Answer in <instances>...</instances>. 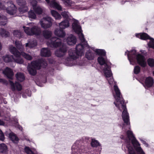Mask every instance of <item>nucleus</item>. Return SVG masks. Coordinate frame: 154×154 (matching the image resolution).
Wrapping results in <instances>:
<instances>
[{
    "label": "nucleus",
    "instance_id": "473e14b6",
    "mask_svg": "<svg viewBox=\"0 0 154 154\" xmlns=\"http://www.w3.org/2000/svg\"><path fill=\"white\" fill-rule=\"evenodd\" d=\"M16 77L19 81L22 82L25 79L24 74L21 72H18L16 74Z\"/></svg>",
    "mask_w": 154,
    "mask_h": 154
},
{
    "label": "nucleus",
    "instance_id": "f704fd0d",
    "mask_svg": "<svg viewBox=\"0 0 154 154\" xmlns=\"http://www.w3.org/2000/svg\"><path fill=\"white\" fill-rule=\"evenodd\" d=\"M15 45L17 48L20 51H23L24 50L23 46L22 44L20 42L16 41Z\"/></svg>",
    "mask_w": 154,
    "mask_h": 154
},
{
    "label": "nucleus",
    "instance_id": "20e7f679",
    "mask_svg": "<svg viewBox=\"0 0 154 154\" xmlns=\"http://www.w3.org/2000/svg\"><path fill=\"white\" fill-rule=\"evenodd\" d=\"M127 54L131 64L134 65L136 60L138 63L143 67H145L147 66L146 59L145 57L139 54H137L135 50H133L130 51L126 52L125 54Z\"/></svg>",
    "mask_w": 154,
    "mask_h": 154
},
{
    "label": "nucleus",
    "instance_id": "f3484780",
    "mask_svg": "<svg viewBox=\"0 0 154 154\" xmlns=\"http://www.w3.org/2000/svg\"><path fill=\"white\" fill-rule=\"evenodd\" d=\"M3 73L10 79H12L14 73L12 70L8 67H6L3 71Z\"/></svg>",
    "mask_w": 154,
    "mask_h": 154
},
{
    "label": "nucleus",
    "instance_id": "8fccbe9b",
    "mask_svg": "<svg viewBox=\"0 0 154 154\" xmlns=\"http://www.w3.org/2000/svg\"><path fill=\"white\" fill-rule=\"evenodd\" d=\"M142 142L143 144H144V145H145L146 146H148V144L144 140H140Z\"/></svg>",
    "mask_w": 154,
    "mask_h": 154
},
{
    "label": "nucleus",
    "instance_id": "58836bf2",
    "mask_svg": "<svg viewBox=\"0 0 154 154\" xmlns=\"http://www.w3.org/2000/svg\"><path fill=\"white\" fill-rule=\"evenodd\" d=\"M91 144L92 146L96 147L99 145V143L97 140L93 139H92Z\"/></svg>",
    "mask_w": 154,
    "mask_h": 154
},
{
    "label": "nucleus",
    "instance_id": "79ce46f5",
    "mask_svg": "<svg viewBox=\"0 0 154 154\" xmlns=\"http://www.w3.org/2000/svg\"><path fill=\"white\" fill-rule=\"evenodd\" d=\"M29 17L32 19H35L36 18V15L32 11H30L28 13Z\"/></svg>",
    "mask_w": 154,
    "mask_h": 154
},
{
    "label": "nucleus",
    "instance_id": "bf43d9fd",
    "mask_svg": "<svg viewBox=\"0 0 154 154\" xmlns=\"http://www.w3.org/2000/svg\"><path fill=\"white\" fill-rule=\"evenodd\" d=\"M153 75H154V71L153 72Z\"/></svg>",
    "mask_w": 154,
    "mask_h": 154
},
{
    "label": "nucleus",
    "instance_id": "f03ea898",
    "mask_svg": "<svg viewBox=\"0 0 154 154\" xmlns=\"http://www.w3.org/2000/svg\"><path fill=\"white\" fill-rule=\"evenodd\" d=\"M114 89L116 93L114 95V97L116 100V101L114 103L121 111L123 110L122 115V119L124 123L126 124L127 129H130V126L129 116L123 99L121 97L120 92L118 86L114 85Z\"/></svg>",
    "mask_w": 154,
    "mask_h": 154
},
{
    "label": "nucleus",
    "instance_id": "c756f323",
    "mask_svg": "<svg viewBox=\"0 0 154 154\" xmlns=\"http://www.w3.org/2000/svg\"><path fill=\"white\" fill-rule=\"evenodd\" d=\"M85 56L86 58L88 60H91L94 59V54L89 49L85 54Z\"/></svg>",
    "mask_w": 154,
    "mask_h": 154
},
{
    "label": "nucleus",
    "instance_id": "cd10ccee",
    "mask_svg": "<svg viewBox=\"0 0 154 154\" xmlns=\"http://www.w3.org/2000/svg\"><path fill=\"white\" fill-rule=\"evenodd\" d=\"M7 22V19L5 16L0 14V25L5 26Z\"/></svg>",
    "mask_w": 154,
    "mask_h": 154
},
{
    "label": "nucleus",
    "instance_id": "de8ad7c7",
    "mask_svg": "<svg viewBox=\"0 0 154 154\" xmlns=\"http://www.w3.org/2000/svg\"><path fill=\"white\" fill-rule=\"evenodd\" d=\"M5 137L3 134L2 131L0 129V140L3 141L4 140Z\"/></svg>",
    "mask_w": 154,
    "mask_h": 154
},
{
    "label": "nucleus",
    "instance_id": "412c9836",
    "mask_svg": "<svg viewBox=\"0 0 154 154\" xmlns=\"http://www.w3.org/2000/svg\"><path fill=\"white\" fill-rule=\"evenodd\" d=\"M54 33L55 35L61 38H63L66 35L65 31L61 29H56L54 31Z\"/></svg>",
    "mask_w": 154,
    "mask_h": 154
},
{
    "label": "nucleus",
    "instance_id": "13d9d810",
    "mask_svg": "<svg viewBox=\"0 0 154 154\" xmlns=\"http://www.w3.org/2000/svg\"><path fill=\"white\" fill-rule=\"evenodd\" d=\"M125 125H123V128H125Z\"/></svg>",
    "mask_w": 154,
    "mask_h": 154
},
{
    "label": "nucleus",
    "instance_id": "c85d7f7f",
    "mask_svg": "<svg viewBox=\"0 0 154 154\" xmlns=\"http://www.w3.org/2000/svg\"><path fill=\"white\" fill-rule=\"evenodd\" d=\"M9 137L11 140L14 143H17L18 141V139L13 133H10L9 134Z\"/></svg>",
    "mask_w": 154,
    "mask_h": 154
},
{
    "label": "nucleus",
    "instance_id": "393cba45",
    "mask_svg": "<svg viewBox=\"0 0 154 154\" xmlns=\"http://www.w3.org/2000/svg\"><path fill=\"white\" fill-rule=\"evenodd\" d=\"M37 45V42L36 40H30L28 42L26 43V47H28L30 48H32L35 47Z\"/></svg>",
    "mask_w": 154,
    "mask_h": 154
},
{
    "label": "nucleus",
    "instance_id": "aec40b11",
    "mask_svg": "<svg viewBox=\"0 0 154 154\" xmlns=\"http://www.w3.org/2000/svg\"><path fill=\"white\" fill-rule=\"evenodd\" d=\"M154 83L153 78L151 77L146 78L145 81V86L147 87H150L152 86Z\"/></svg>",
    "mask_w": 154,
    "mask_h": 154
},
{
    "label": "nucleus",
    "instance_id": "5701e85b",
    "mask_svg": "<svg viewBox=\"0 0 154 154\" xmlns=\"http://www.w3.org/2000/svg\"><path fill=\"white\" fill-rule=\"evenodd\" d=\"M51 54L50 51L48 48H43L41 51V54L44 57H49Z\"/></svg>",
    "mask_w": 154,
    "mask_h": 154
},
{
    "label": "nucleus",
    "instance_id": "1a4fd4ad",
    "mask_svg": "<svg viewBox=\"0 0 154 154\" xmlns=\"http://www.w3.org/2000/svg\"><path fill=\"white\" fill-rule=\"evenodd\" d=\"M82 143L81 141L76 140L72 146L71 154H81L84 151V147L82 146Z\"/></svg>",
    "mask_w": 154,
    "mask_h": 154
},
{
    "label": "nucleus",
    "instance_id": "7ed1b4c3",
    "mask_svg": "<svg viewBox=\"0 0 154 154\" xmlns=\"http://www.w3.org/2000/svg\"><path fill=\"white\" fill-rule=\"evenodd\" d=\"M127 134L128 140H126L128 154H145L140 146V144L134 137L132 131L128 130Z\"/></svg>",
    "mask_w": 154,
    "mask_h": 154
},
{
    "label": "nucleus",
    "instance_id": "f8f14e48",
    "mask_svg": "<svg viewBox=\"0 0 154 154\" xmlns=\"http://www.w3.org/2000/svg\"><path fill=\"white\" fill-rule=\"evenodd\" d=\"M17 2L20 6L19 10L20 13L25 12L28 10V7L26 5V2L24 0H17Z\"/></svg>",
    "mask_w": 154,
    "mask_h": 154
},
{
    "label": "nucleus",
    "instance_id": "4468645a",
    "mask_svg": "<svg viewBox=\"0 0 154 154\" xmlns=\"http://www.w3.org/2000/svg\"><path fill=\"white\" fill-rule=\"evenodd\" d=\"M31 3L32 5L34 11L36 14H40L42 13L44 9L37 5V2L35 0H33Z\"/></svg>",
    "mask_w": 154,
    "mask_h": 154
},
{
    "label": "nucleus",
    "instance_id": "423d86ee",
    "mask_svg": "<svg viewBox=\"0 0 154 154\" xmlns=\"http://www.w3.org/2000/svg\"><path fill=\"white\" fill-rule=\"evenodd\" d=\"M0 10H6L11 15H14L17 11V8L12 1L5 3L0 0Z\"/></svg>",
    "mask_w": 154,
    "mask_h": 154
},
{
    "label": "nucleus",
    "instance_id": "39448f33",
    "mask_svg": "<svg viewBox=\"0 0 154 154\" xmlns=\"http://www.w3.org/2000/svg\"><path fill=\"white\" fill-rule=\"evenodd\" d=\"M47 66L46 62L45 60L42 59L38 61L32 62L31 64L28 66L27 69L29 74L34 75L36 73V69H40L41 66L45 67Z\"/></svg>",
    "mask_w": 154,
    "mask_h": 154
},
{
    "label": "nucleus",
    "instance_id": "6ab92c4d",
    "mask_svg": "<svg viewBox=\"0 0 154 154\" xmlns=\"http://www.w3.org/2000/svg\"><path fill=\"white\" fill-rule=\"evenodd\" d=\"M66 51V48L63 46L62 48H60L58 50H57L55 52V54L58 57H61L65 55Z\"/></svg>",
    "mask_w": 154,
    "mask_h": 154
},
{
    "label": "nucleus",
    "instance_id": "a878e982",
    "mask_svg": "<svg viewBox=\"0 0 154 154\" xmlns=\"http://www.w3.org/2000/svg\"><path fill=\"white\" fill-rule=\"evenodd\" d=\"M14 56L11 55H6L3 56L2 59L6 63L11 62L14 59Z\"/></svg>",
    "mask_w": 154,
    "mask_h": 154
},
{
    "label": "nucleus",
    "instance_id": "c9c22d12",
    "mask_svg": "<svg viewBox=\"0 0 154 154\" xmlns=\"http://www.w3.org/2000/svg\"><path fill=\"white\" fill-rule=\"evenodd\" d=\"M94 51L98 55H100V56L105 57L106 52L104 50L96 49Z\"/></svg>",
    "mask_w": 154,
    "mask_h": 154
},
{
    "label": "nucleus",
    "instance_id": "603ef678",
    "mask_svg": "<svg viewBox=\"0 0 154 154\" xmlns=\"http://www.w3.org/2000/svg\"><path fill=\"white\" fill-rule=\"evenodd\" d=\"M18 128H19V129L20 130H22V128L19 125H18Z\"/></svg>",
    "mask_w": 154,
    "mask_h": 154
},
{
    "label": "nucleus",
    "instance_id": "a19ab883",
    "mask_svg": "<svg viewBox=\"0 0 154 154\" xmlns=\"http://www.w3.org/2000/svg\"><path fill=\"white\" fill-rule=\"evenodd\" d=\"M150 41L148 43V46L154 49V39L152 38H149Z\"/></svg>",
    "mask_w": 154,
    "mask_h": 154
},
{
    "label": "nucleus",
    "instance_id": "4d7b16f0",
    "mask_svg": "<svg viewBox=\"0 0 154 154\" xmlns=\"http://www.w3.org/2000/svg\"><path fill=\"white\" fill-rule=\"evenodd\" d=\"M121 138L122 139H124V137H123V136H121Z\"/></svg>",
    "mask_w": 154,
    "mask_h": 154
},
{
    "label": "nucleus",
    "instance_id": "f257e3e1",
    "mask_svg": "<svg viewBox=\"0 0 154 154\" xmlns=\"http://www.w3.org/2000/svg\"><path fill=\"white\" fill-rule=\"evenodd\" d=\"M72 27L74 31L78 34L81 43L78 45L76 48V52L73 50H70L69 51L70 58L75 60L77 59L78 56H81L84 54L85 49H89L87 42L85 41L84 35L82 33L81 28L79 24L78 20H75L72 24Z\"/></svg>",
    "mask_w": 154,
    "mask_h": 154
},
{
    "label": "nucleus",
    "instance_id": "ea45409f",
    "mask_svg": "<svg viewBox=\"0 0 154 154\" xmlns=\"http://www.w3.org/2000/svg\"><path fill=\"white\" fill-rule=\"evenodd\" d=\"M148 64L150 67L154 66V60L151 58H149L147 60Z\"/></svg>",
    "mask_w": 154,
    "mask_h": 154
},
{
    "label": "nucleus",
    "instance_id": "bb28decb",
    "mask_svg": "<svg viewBox=\"0 0 154 154\" xmlns=\"http://www.w3.org/2000/svg\"><path fill=\"white\" fill-rule=\"evenodd\" d=\"M137 37L142 40H146L149 39V36L146 33H140L136 34Z\"/></svg>",
    "mask_w": 154,
    "mask_h": 154
},
{
    "label": "nucleus",
    "instance_id": "09e8293b",
    "mask_svg": "<svg viewBox=\"0 0 154 154\" xmlns=\"http://www.w3.org/2000/svg\"><path fill=\"white\" fill-rule=\"evenodd\" d=\"M0 82H2L4 84H6L7 81L5 79H0Z\"/></svg>",
    "mask_w": 154,
    "mask_h": 154
},
{
    "label": "nucleus",
    "instance_id": "9d476101",
    "mask_svg": "<svg viewBox=\"0 0 154 154\" xmlns=\"http://www.w3.org/2000/svg\"><path fill=\"white\" fill-rule=\"evenodd\" d=\"M52 21V19L51 17L47 16L41 19L39 21V23L42 28L47 29L51 26Z\"/></svg>",
    "mask_w": 154,
    "mask_h": 154
},
{
    "label": "nucleus",
    "instance_id": "5fc2aeb1",
    "mask_svg": "<svg viewBox=\"0 0 154 154\" xmlns=\"http://www.w3.org/2000/svg\"><path fill=\"white\" fill-rule=\"evenodd\" d=\"M141 52H142L143 53L144 52V54L145 53V51L144 50H142L141 51H140Z\"/></svg>",
    "mask_w": 154,
    "mask_h": 154
},
{
    "label": "nucleus",
    "instance_id": "dca6fc26",
    "mask_svg": "<svg viewBox=\"0 0 154 154\" xmlns=\"http://www.w3.org/2000/svg\"><path fill=\"white\" fill-rule=\"evenodd\" d=\"M11 88L12 91H14L16 90L18 91H20L22 89V86L20 84L17 82H16L14 84L12 81H9Z\"/></svg>",
    "mask_w": 154,
    "mask_h": 154
},
{
    "label": "nucleus",
    "instance_id": "6e6d98bb",
    "mask_svg": "<svg viewBox=\"0 0 154 154\" xmlns=\"http://www.w3.org/2000/svg\"><path fill=\"white\" fill-rule=\"evenodd\" d=\"M31 91H29V94L28 95L29 96H31Z\"/></svg>",
    "mask_w": 154,
    "mask_h": 154
},
{
    "label": "nucleus",
    "instance_id": "a18cd8bd",
    "mask_svg": "<svg viewBox=\"0 0 154 154\" xmlns=\"http://www.w3.org/2000/svg\"><path fill=\"white\" fill-rule=\"evenodd\" d=\"M24 149L25 152L27 154H35L29 147H25Z\"/></svg>",
    "mask_w": 154,
    "mask_h": 154
},
{
    "label": "nucleus",
    "instance_id": "49530a36",
    "mask_svg": "<svg viewBox=\"0 0 154 154\" xmlns=\"http://www.w3.org/2000/svg\"><path fill=\"white\" fill-rule=\"evenodd\" d=\"M140 68L138 66H136L135 67L134 69V72L135 74H138L140 72Z\"/></svg>",
    "mask_w": 154,
    "mask_h": 154
},
{
    "label": "nucleus",
    "instance_id": "37998d69",
    "mask_svg": "<svg viewBox=\"0 0 154 154\" xmlns=\"http://www.w3.org/2000/svg\"><path fill=\"white\" fill-rule=\"evenodd\" d=\"M13 35L15 37H17L19 38L22 36L21 32L18 30L14 31Z\"/></svg>",
    "mask_w": 154,
    "mask_h": 154
},
{
    "label": "nucleus",
    "instance_id": "7c9ffc66",
    "mask_svg": "<svg viewBox=\"0 0 154 154\" xmlns=\"http://www.w3.org/2000/svg\"><path fill=\"white\" fill-rule=\"evenodd\" d=\"M52 32L49 30H45L42 32V35L44 37L48 39L51 36Z\"/></svg>",
    "mask_w": 154,
    "mask_h": 154
},
{
    "label": "nucleus",
    "instance_id": "2eb2a0df",
    "mask_svg": "<svg viewBox=\"0 0 154 154\" xmlns=\"http://www.w3.org/2000/svg\"><path fill=\"white\" fill-rule=\"evenodd\" d=\"M98 61L100 65H104L105 67L103 69L104 72L105 69L106 70L110 69V67L107 64L106 58L105 57L100 56L98 58Z\"/></svg>",
    "mask_w": 154,
    "mask_h": 154
},
{
    "label": "nucleus",
    "instance_id": "864d4df0",
    "mask_svg": "<svg viewBox=\"0 0 154 154\" xmlns=\"http://www.w3.org/2000/svg\"><path fill=\"white\" fill-rule=\"evenodd\" d=\"M79 8L81 10H83L87 9V8Z\"/></svg>",
    "mask_w": 154,
    "mask_h": 154
},
{
    "label": "nucleus",
    "instance_id": "a211bd4d",
    "mask_svg": "<svg viewBox=\"0 0 154 154\" xmlns=\"http://www.w3.org/2000/svg\"><path fill=\"white\" fill-rule=\"evenodd\" d=\"M67 43L69 45H72L75 44L76 39L75 36L71 34L66 39Z\"/></svg>",
    "mask_w": 154,
    "mask_h": 154
},
{
    "label": "nucleus",
    "instance_id": "c03bdc74",
    "mask_svg": "<svg viewBox=\"0 0 154 154\" xmlns=\"http://www.w3.org/2000/svg\"><path fill=\"white\" fill-rule=\"evenodd\" d=\"M61 15L64 18L66 19L68 18L70 15L68 12L66 11L62 12Z\"/></svg>",
    "mask_w": 154,
    "mask_h": 154
},
{
    "label": "nucleus",
    "instance_id": "4c0bfd02",
    "mask_svg": "<svg viewBox=\"0 0 154 154\" xmlns=\"http://www.w3.org/2000/svg\"><path fill=\"white\" fill-rule=\"evenodd\" d=\"M63 4L66 6L70 7L72 5L73 3L72 1L69 0H61Z\"/></svg>",
    "mask_w": 154,
    "mask_h": 154
},
{
    "label": "nucleus",
    "instance_id": "72a5a7b5",
    "mask_svg": "<svg viewBox=\"0 0 154 154\" xmlns=\"http://www.w3.org/2000/svg\"><path fill=\"white\" fill-rule=\"evenodd\" d=\"M0 35L3 37H7L10 35L9 33L6 31L5 29L2 28L0 29Z\"/></svg>",
    "mask_w": 154,
    "mask_h": 154
},
{
    "label": "nucleus",
    "instance_id": "9b49d317",
    "mask_svg": "<svg viewBox=\"0 0 154 154\" xmlns=\"http://www.w3.org/2000/svg\"><path fill=\"white\" fill-rule=\"evenodd\" d=\"M48 46L51 47L56 48L61 45L60 40L56 37L51 38L47 42Z\"/></svg>",
    "mask_w": 154,
    "mask_h": 154
},
{
    "label": "nucleus",
    "instance_id": "e433bc0d",
    "mask_svg": "<svg viewBox=\"0 0 154 154\" xmlns=\"http://www.w3.org/2000/svg\"><path fill=\"white\" fill-rule=\"evenodd\" d=\"M20 53L22 57L26 59L29 60H30L32 59V57L30 55L23 52H22Z\"/></svg>",
    "mask_w": 154,
    "mask_h": 154
},
{
    "label": "nucleus",
    "instance_id": "3c124183",
    "mask_svg": "<svg viewBox=\"0 0 154 154\" xmlns=\"http://www.w3.org/2000/svg\"><path fill=\"white\" fill-rule=\"evenodd\" d=\"M5 124L4 122L1 120H0V125H4Z\"/></svg>",
    "mask_w": 154,
    "mask_h": 154
},
{
    "label": "nucleus",
    "instance_id": "ddd939ff",
    "mask_svg": "<svg viewBox=\"0 0 154 154\" xmlns=\"http://www.w3.org/2000/svg\"><path fill=\"white\" fill-rule=\"evenodd\" d=\"M104 73L110 85L115 83V82L114 81L110 69L109 70L105 69L104 70Z\"/></svg>",
    "mask_w": 154,
    "mask_h": 154
},
{
    "label": "nucleus",
    "instance_id": "6e6552de",
    "mask_svg": "<svg viewBox=\"0 0 154 154\" xmlns=\"http://www.w3.org/2000/svg\"><path fill=\"white\" fill-rule=\"evenodd\" d=\"M9 50L10 52L16 57L15 58H14L13 60L14 62L20 64L23 63V60L20 57L21 55V54L15 47L10 45L9 46Z\"/></svg>",
    "mask_w": 154,
    "mask_h": 154
},
{
    "label": "nucleus",
    "instance_id": "0eeeda50",
    "mask_svg": "<svg viewBox=\"0 0 154 154\" xmlns=\"http://www.w3.org/2000/svg\"><path fill=\"white\" fill-rule=\"evenodd\" d=\"M29 24L32 26L31 28L24 26L23 27L25 32L27 35H39L41 34L42 32L40 28L35 25L34 23H30Z\"/></svg>",
    "mask_w": 154,
    "mask_h": 154
},
{
    "label": "nucleus",
    "instance_id": "b1692460",
    "mask_svg": "<svg viewBox=\"0 0 154 154\" xmlns=\"http://www.w3.org/2000/svg\"><path fill=\"white\" fill-rule=\"evenodd\" d=\"M69 26V21L66 20L59 23V26L60 29H64L68 27Z\"/></svg>",
    "mask_w": 154,
    "mask_h": 154
},
{
    "label": "nucleus",
    "instance_id": "2f4dec72",
    "mask_svg": "<svg viewBox=\"0 0 154 154\" xmlns=\"http://www.w3.org/2000/svg\"><path fill=\"white\" fill-rule=\"evenodd\" d=\"M51 13L52 15L56 20H59L61 19V16L58 12L54 10H51Z\"/></svg>",
    "mask_w": 154,
    "mask_h": 154
},
{
    "label": "nucleus",
    "instance_id": "4be33fe9",
    "mask_svg": "<svg viewBox=\"0 0 154 154\" xmlns=\"http://www.w3.org/2000/svg\"><path fill=\"white\" fill-rule=\"evenodd\" d=\"M8 150L7 146L5 144H0V152L3 154H7Z\"/></svg>",
    "mask_w": 154,
    "mask_h": 154
}]
</instances>
